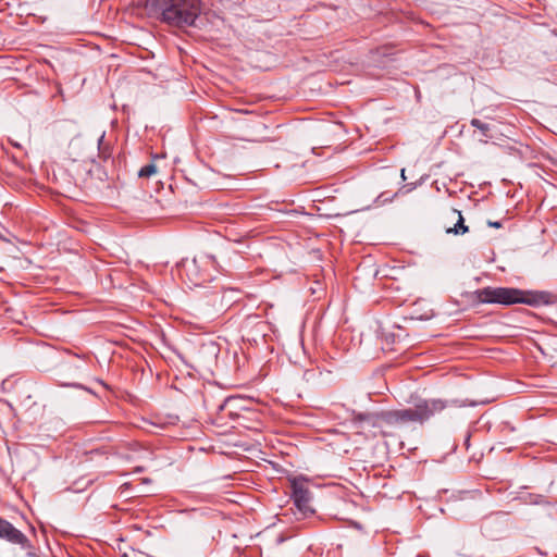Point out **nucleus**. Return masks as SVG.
<instances>
[{
    "mask_svg": "<svg viewBox=\"0 0 557 557\" xmlns=\"http://www.w3.org/2000/svg\"><path fill=\"white\" fill-rule=\"evenodd\" d=\"M448 403L442 399L419 398L413 407L383 411L384 426H403L408 423L423 424L446 409Z\"/></svg>",
    "mask_w": 557,
    "mask_h": 557,
    "instance_id": "nucleus-3",
    "label": "nucleus"
},
{
    "mask_svg": "<svg viewBox=\"0 0 557 557\" xmlns=\"http://www.w3.org/2000/svg\"><path fill=\"white\" fill-rule=\"evenodd\" d=\"M85 457V461H92L98 466H102L109 459V453L103 448H96L86 451Z\"/></svg>",
    "mask_w": 557,
    "mask_h": 557,
    "instance_id": "nucleus-7",
    "label": "nucleus"
},
{
    "mask_svg": "<svg viewBox=\"0 0 557 557\" xmlns=\"http://www.w3.org/2000/svg\"><path fill=\"white\" fill-rule=\"evenodd\" d=\"M0 539L11 544L20 545L22 548H30L27 536L17 530L11 522L0 517Z\"/></svg>",
    "mask_w": 557,
    "mask_h": 557,
    "instance_id": "nucleus-5",
    "label": "nucleus"
},
{
    "mask_svg": "<svg viewBox=\"0 0 557 557\" xmlns=\"http://www.w3.org/2000/svg\"><path fill=\"white\" fill-rule=\"evenodd\" d=\"M148 12L161 22L178 27H197L201 13L200 0H149Z\"/></svg>",
    "mask_w": 557,
    "mask_h": 557,
    "instance_id": "nucleus-1",
    "label": "nucleus"
},
{
    "mask_svg": "<svg viewBox=\"0 0 557 557\" xmlns=\"http://www.w3.org/2000/svg\"><path fill=\"white\" fill-rule=\"evenodd\" d=\"M458 213V221L455 224L454 227L447 228V233H454L456 235L458 234H465L469 231L468 226L465 224V220L461 215L460 211H456Z\"/></svg>",
    "mask_w": 557,
    "mask_h": 557,
    "instance_id": "nucleus-10",
    "label": "nucleus"
},
{
    "mask_svg": "<svg viewBox=\"0 0 557 557\" xmlns=\"http://www.w3.org/2000/svg\"><path fill=\"white\" fill-rule=\"evenodd\" d=\"M157 171L156 165L153 163L146 164L143 166L139 172V177H150L152 174H154Z\"/></svg>",
    "mask_w": 557,
    "mask_h": 557,
    "instance_id": "nucleus-12",
    "label": "nucleus"
},
{
    "mask_svg": "<svg viewBox=\"0 0 557 557\" xmlns=\"http://www.w3.org/2000/svg\"><path fill=\"white\" fill-rule=\"evenodd\" d=\"M383 411L381 412H352L351 422L358 429H382L384 422L382 420Z\"/></svg>",
    "mask_w": 557,
    "mask_h": 557,
    "instance_id": "nucleus-6",
    "label": "nucleus"
},
{
    "mask_svg": "<svg viewBox=\"0 0 557 557\" xmlns=\"http://www.w3.org/2000/svg\"><path fill=\"white\" fill-rule=\"evenodd\" d=\"M471 126L478 128L484 137H491V127L487 123L482 122L479 119H472L470 121Z\"/></svg>",
    "mask_w": 557,
    "mask_h": 557,
    "instance_id": "nucleus-11",
    "label": "nucleus"
},
{
    "mask_svg": "<svg viewBox=\"0 0 557 557\" xmlns=\"http://www.w3.org/2000/svg\"><path fill=\"white\" fill-rule=\"evenodd\" d=\"M552 294L548 292L522 290L513 287L487 286L475 292V298L481 304H496L511 306L524 304L529 306H541L552 304Z\"/></svg>",
    "mask_w": 557,
    "mask_h": 557,
    "instance_id": "nucleus-2",
    "label": "nucleus"
},
{
    "mask_svg": "<svg viewBox=\"0 0 557 557\" xmlns=\"http://www.w3.org/2000/svg\"><path fill=\"white\" fill-rule=\"evenodd\" d=\"M487 225L491 226V227H495V228H500L502 227V223L498 222V221H488Z\"/></svg>",
    "mask_w": 557,
    "mask_h": 557,
    "instance_id": "nucleus-13",
    "label": "nucleus"
},
{
    "mask_svg": "<svg viewBox=\"0 0 557 557\" xmlns=\"http://www.w3.org/2000/svg\"><path fill=\"white\" fill-rule=\"evenodd\" d=\"M290 497L299 513L298 519H305L314 513L311 506L312 493L310 491V483L302 476L294 478L290 480Z\"/></svg>",
    "mask_w": 557,
    "mask_h": 557,
    "instance_id": "nucleus-4",
    "label": "nucleus"
},
{
    "mask_svg": "<svg viewBox=\"0 0 557 557\" xmlns=\"http://www.w3.org/2000/svg\"><path fill=\"white\" fill-rule=\"evenodd\" d=\"M99 157L103 160H107L111 157L110 146L104 144V133H102L97 139Z\"/></svg>",
    "mask_w": 557,
    "mask_h": 557,
    "instance_id": "nucleus-9",
    "label": "nucleus"
},
{
    "mask_svg": "<svg viewBox=\"0 0 557 557\" xmlns=\"http://www.w3.org/2000/svg\"><path fill=\"white\" fill-rule=\"evenodd\" d=\"M400 174H401V178H403L404 181H406V176H405V169H403V170H401V173H400Z\"/></svg>",
    "mask_w": 557,
    "mask_h": 557,
    "instance_id": "nucleus-14",
    "label": "nucleus"
},
{
    "mask_svg": "<svg viewBox=\"0 0 557 557\" xmlns=\"http://www.w3.org/2000/svg\"><path fill=\"white\" fill-rule=\"evenodd\" d=\"M237 398L236 397H227L223 400L222 404H220L218 406V413H223L225 412L226 414H228L230 417L233 416V409L235 408V404L237 403Z\"/></svg>",
    "mask_w": 557,
    "mask_h": 557,
    "instance_id": "nucleus-8",
    "label": "nucleus"
}]
</instances>
